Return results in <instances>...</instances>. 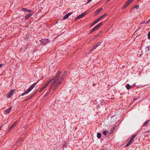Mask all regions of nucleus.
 <instances>
[{"label": "nucleus", "instance_id": "nucleus-1", "mask_svg": "<svg viewBox=\"0 0 150 150\" xmlns=\"http://www.w3.org/2000/svg\"><path fill=\"white\" fill-rule=\"evenodd\" d=\"M36 85V83H34L32 85L30 86L29 88L26 90V91L23 93L21 94V96H23L24 95H25L26 94H27L29 93L30 92V91L32 90V89L35 87Z\"/></svg>", "mask_w": 150, "mask_h": 150}, {"label": "nucleus", "instance_id": "nucleus-2", "mask_svg": "<svg viewBox=\"0 0 150 150\" xmlns=\"http://www.w3.org/2000/svg\"><path fill=\"white\" fill-rule=\"evenodd\" d=\"M36 85V83H34L32 85L30 86L29 88L26 90V91L23 93L21 94V96H23L24 95H25L26 94H27L29 93L30 92V91L32 90V89L35 87Z\"/></svg>", "mask_w": 150, "mask_h": 150}, {"label": "nucleus", "instance_id": "nucleus-3", "mask_svg": "<svg viewBox=\"0 0 150 150\" xmlns=\"http://www.w3.org/2000/svg\"><path fill=\"white\" fill-rule=\"evenodd\" d=\"M39 40L41 42L40 44L43 45H46L50 42V41L48 39H42L41 38H40L39 39Z\"/></svg>", "mask_w": 150, "mask_h": 150}, {"label": "nucleus", "instance_id": "nucleus-4", "mask_svg": "<svg viewBox=\"0 0 150 150\" xmlns=\"http://www.w3.org/2000/svg\"><path fill=\"white\" fill-rule=\"evenodd\" d=\"M103 25V23L102 22H101L99 24H98V25H97L96 26H95L93 28L92 30H91L89 33V34L91 33H92L93 32L95 31L96 30L98 29V28H99L100 27Z\"/></svg>", "mask_w": 150, "mask_h": 150}, {"label": "nucleus", "instance_id": "nucleus-5", "mask_svg": "<svg viewBox=\"0 0 150 150\" xmlns=\"http://www.w3.org/2000/svg\"><path fill=\"white\" fill-rule=\"evenodd\" d=\"M88 13V11H86L85 12H84L82 14L79 15L76 18L74 19L75 21H77L78 19H79L81 18L82 17H83Z\"/></svg>", "mask_w": 150, "mask_h": 150}, {"label": "nucleus", "instance_id": "nucleus-6", "mask_svg": "<svg viewBox=\"0 0 150 150\" xmlns=\"http://www.w3.org/2000/svg\"><path fill=\"white\" fill-rule=\"evenodd\" d=\"M15 92L14 90H11L6 95V96L8 98H10L14 93Z\"/></svg>", "mask_w": 150, "mask_h": 150}, {"label": "nucleus", "instance_id": "nucleus-7", "mask_svg": "<svg viewBox=\"0 0 150 150\" xmlns=\"http://www.w3.org/2000/svg\"><path fill=\"white\" fill-rule=\"evenodd\" d=\"M147 127H145L144 128H142V127L140 129V131L141 132H142L143 133H145L146 132H148L149 130L147 129Z\"/></svg>", "mask_w": 150, "mask_h": 150}, {"label": "nucleus", "instance_id": "nucleus-8", "mask_svg": "<svg viewBox=\"0 0 150 150\" xmlns=\"http://www.w3.org/2000/svg\"><path fill=\"white\" fill-rule=\"evenodd\" d=\"M35 93H33L31 94L30 95L28 96L25 99V101H27L30 99L33 96L35 95Z\"/></svg>", "mask_w": 150, "mask_h": 150}, {"label": "nucleus", "instance_id": "nucleus-9", "mask_svg": "<svg viewBox=\"0 0 150 150\" xmlns=\"http://www.w3.org/2000/svg\"><path fill=\"white\" fill-rule=\"evenodd\" d=\"M61 73V72L60 71H59L58 72V73H57V75L55 77L54 81V82H56L57 80L59 78V76L60 75V74Z\"/></svg>", "mask_w": 150, "mask_h": 150}, {"label": "nucleus", "instance_id": "nucleus-10", "mask_svg": "<svg viewBox=\"0 0 150 150\" xmlns=\"http://www.w3.org/2000/svg\"><path fill=\"white\" fill-rule=\"evenodd\" d=\"M71 14V13H69L65 15L63 18V20H65Z\"/></svg>", "mask_w": 150, "mask_h": 150}, {"label": "nucleus", "instance_id": "nucleus-11", "mask_svg": "<svg viewBox=\"0 0 150 150\" xmlns=\"http://www.w3.org/2000/svg\"><path fill=\"white\" fill-rule=\"evenodd\" d=\"M134 139L132 138L130 139V141L126 145V146H128L130 145L131 144L134 142Z\"/></svg>", "mask_w": 150, "mask_h": 150}, {"label": "nucleus", "instance_id": "nucleus-12", "mask_svg": "<svg viewBox=\"0 0 150 150\" xmlns=\"http://www.w3.org/2000/svg\"><path fill=\"white\" fill-rule=\"evenodd\" d=\"M23 141V138L20 137L18 139V141L16 142V145L17 146L18 144H19L21 142Z\"/></svg>", "mask_w": 150, "mask_h": 150}, {"label": "nucleus", "instance_id": "nucleus-13", "mask_svg": "<svg viewBox=\"0 0 150 150\" xmlns=\"http://www.w3.org/2000/svg\"><path fill=\"white\" fill-rule=\"evenodd\" d=\"M150 121V120H148L146 121L144 123L143 125L142 126V128H144L145 127H147L148 125V123L149 121Z\"/></svg>", "mask_w": 150, "mask_h": 150}, {"label": "nucleus", "instance_id": "nucleus-14", "mask_svg": "<svg viewBox=\"0 0 150 150\" xmlns=\"http://www.w3.org/2000/svg\"><path fill=\"white\" fill-rule=\"evenodd\" d=\"M17 124V121L15 122L10 127V128L9 129V131H11V129L13 128L14 127H15L16 125Z\"/></svg>", "mask_w": 150, "mask_h": 150}, {"label": "nucleus", "instance_id": "nucleus-15", "mask_svg": "<svg viewBox=\"0 0 150 150\" xmlns=\"http://www.w3.org/2000/svg\"><path fill=\"white\" fill-rule=\"evenodd\" d=\"M106 15V14H105L102 16H101L100 17L98 18V19H97L96 20L98 22L102 18H103V17H104V16H105Z\"/></svg>", "mask_w": 150, "mask_h": 150}, {"label": "nucleus", "instance_id": "nucleus-16", "mask_svg": "<svg viewBox=\"0 0 150 150\" xmlns=\"http://www.w3.org/2000/svg\"><path fill=\"white\" fill-rule=\"evenodd\" d=\"M52 79H50L49 80H48L47 81V82L45 84V86H47V85L52 81Z\"/></svg>", "mask_w": 150, "mask_h": 150}, {"label": "nucleus", "instance_id": "nucleus-17", "mask_svg": "<svg viewBox=\"0 0 150 150\" xmlns=\"http://www.w3.org/2000/svg\"><path fill=\"white\" fill-rule=\"evenodd\" d=\"M67 73V71H65L64 73V74H63L62 76V77L61 78V79H62V80H63V79H64L65 76L66 74Z\"/></svg>", "mask_w": 150, "mask_h": 150}, {"label": "nucleus", "instance_id": "nucleus-18", "mask_svg": "<svg viewBox=\"0 0 150 150\" xmlns=\"http://www.w3.org/2000/svg\"><path fill=\"white\" fill-rule=\"evenodd\" d=\"M33 14L32 13L29 14L25 16V19L26 20H28L29 18Z\"/></svg>", "mask_w": 150, "mask_h": 150}, {"label": "nucleus", "instance_id": "nucleus-19", "mask_svg": "<svg viewBox=\"0 0 150 150\" xmlns=\"http://www.w3.org/2000/svg\"><path fill=\"white\" fill-rule=\"evenodd\" d=\"M12 108V107L11 106L9 108L6 109L5 110V112H6V114H8L9 113L10 110H11Z\"/></svg>", "mask_w": 150, "mask_h": 150}, {"label": "nucleus", "instance_id": "nucleus-20", "mask_svg": "<svg viewBox=\"0 0 150 150\" xmlns=\"http://www.w3.org/2000/svg\"><path fill=\"white\" fill-rule=\"evenodd\" d=\"M102 9V8H100V9H97L96 12V15L98 14L100 12Z\"/></svg>", "mask_w": 150, "mask_h": 150}, {"label": "nucleus", "instance_id": "nucleus-21", "mask_svg": "<svg viewBox=\"0 0 150 150\" xmlns=\"http://www.w3.org/2000/svg\"><path fill=\"white\" fill-rule=\"evenodd\" d=\"M46 87V86H45V85H44L42 88H40V89L39 91V92H41L43 90H44Z\"/></svg>", "mask_w": 150, "mask_h": 150}, {"label": "nucleus", "instance_id": "nucleus-22", "mask_svg": "<svg viewBox=\"0 0 150 150\" xmlns=\"http://www.w3.org/2000/svg\"><path fill=\"white\" fill-rule=\"evenodd\" d=\"M126 87L127 89L128 90H129L131 88V86L129 84H127L125 86Z\"/></svg>", "mask_w": 150, "mask_h": 150}, {"label": "nucleus", "instance_id": "nucleus-23", "mask_svg": "<svg viewBox=\"0 0 150 150\" xmlns=\"http://www.w3.org/2000/svg\"><path fill=\"white\" fill-rule=\"evenodd\" d=\"M134 0H128L127 1V3L128 4H130L131 3H132Z\"/></svg>", "mask_w": 150, "mask_h": 150}, {"label": "nucleus", "instance_id": "nucleus-24", "mask_svg": "<svg viewBox=\"0 0 150 150\" xmlns=\"http://www.w3.org/2000/svg\"><path fill=\"white\" fill-rule=\"evenodd\" d=\"M97 137L98 138H100L101 137V134L100 133H98L97 134Z\"/></svg>", "mask_w": 150, "mask_h": 150}, {"label": "nucleus", "instance_id": "nucleus-25", "mask_svg": "<svg viewBox=\"0 0 150 150\" xmlns=\"http://www.w3.org/2000/svg\"><path fill=\"white\" fill-rule=\"evenodd\" d=\"M59 83H57V84L56 85L55 87L54 88L53 90V91H54L57 88V87L59 86Z\"/></svg>", "mask_w": 150, "mask_h": 150}, {"label": "nucleus", "instance_id": "nucleus-26", "mask_svg": "<svg viewBox=\"0 0 150 150\" xmlns=\"http://www.w3.org/2000/svg\"><path fill=\"white\" fill-rule=\"evenodd\" d=\"M129 5V4L126 2V4L123 6V8L124 9L126 8Z\"/></svg>", "mask_w": 150, "mask_h": 150}, {"label": "nucleus", "instance_id": "nucleus-27", "mask_svg": "<svg viewBox=\"0 0 150 150\" xmlns=\"http://www.w3.org/2000/svg\"><path fill=\"white\" fill-rule=\"evenodd\" d=\"M56 82H54V81H53L52 83L51 84V87H50V89L54 85L55 83H56Z\"/></svg>", "mask_w": 150, "mask_h": 150}, {"label": "nucleus", "instance_id": "nucleus-28", "mask_svg": "<svg viewBox=\"0 0 150 150\" xmlns=\"http://www.w3.org/2000/svg\"><path fill=\"white\" fill-rule=\"evenodd\" d=\"M102 42L99 41L96 45L97 47Z\"/></svg>", "mask_w": 150, "mask_h": 150}, {"label": "nucleus", "instance_id": "nucleus-29", "mask_svg": "<svg viewBox=\"0 0 150 150\" xmlns=\"http://www.w3.org/2000/svg\"><path fill=\"white\" fill-rule=\"evenodd\" d=\"M98 22L96 20L95 21L92 23V26L94 25H95Z\"/></svg>", "mask_w": 150, "mask_h": 150}, {"label": "nucleus", "instance_id": "nucleus-30", "mask_svg": "<svg viewBox=\"0 0 150 150\" xmlns=\"http://www.w3.org/2000/svg\"><path fill=\"white\" fill-rule=\"evenodd\" d=\"M97 47L96 46V45H94L93 47H92V50H94L95 49H96V48Z\"/></svg>", "mask_w": 150, "mask_h": 150}, {"label": "nucleus", "instance_id": "nucleus-31", "mask_svg": "<svg viewBox=\"0 0 150 150\" xmlns=\"http://www.w3.org/2000/svg\"><path fill=\"white\" fill-rule=\"evenodd\" d=\"M108 132L107 131H105L103 132V134L104 135H105Z\"/></svg>", "mask_w": 150, "mask_h": 150}, {"label": "nucleus", "instance_id": "nucleus-32", "mask_svg": "<svg viewBox=\"0 0 150 150\" xmlns=\"http://www.w3.org/2000/svg\"><path fill=\"white\" fill-rule=\"evenodd\" d=\"M22 10L23 11H28V9H27V8H23L22 9Z\"/></svg>", "mask_w": 150, "mask_h": 150}, {"label": "nucleus", "instance_id": "nucleus-33", "mask_svg": "<svg viewBox=\"0 0 150 150\" xmlns=\"http://www.w3.org/2000/svg\"><path fill=\"white\" fill-rule=\"evenodd\" d=\"M136 8L137 9L138 8H139V5H136L134 7H133L132 8Z\"/></svg>", "mask_w": 150, "mask_h": 150}, {"label": "nucleus", "instance_id": "nucleus-34", "mask_svg": "<svg viewBox=\"0 0 150 150\" xmlns=\"http://www.w3.org/2000/svg\"><path fill=\"white\" fill-rule=\"evenodd\" d=\"M136 136V134H134L132 136V138L134 139Z\"/></svg>", "mask_w": 150, "mask_h": 150}, {"label": "nucleus", "instance_id": "nucleus-35", "mask_svg": "<svg viewBox=\"0 0 150 150\" xmlns=\"http://www.w3.org/2000/svg\"><path fill=\"white\" fill-rule=\"evenodd\" d=\"M62 79H60L58 82L57 83H59V85L62 82Z\"/></svg>", "mask_w": 150, "mask_h": 150}, {"label": "nucleus", "instance_id": "nucleus-36", "mask_svg": "<svg viewBox=\"0 0 150 150\" xmlns=\"http://www.w3.org/2000/svg\"><path fill=\"white\" fill-rule=\"evenodd\" d=\"M148 38L149 39H150V32H149L148 35Z\"/></svg>", "mask_w": 150, "mask_h": 150}, {"label": "nucleus", "instance_id": "nucleus-37", "mask_svg": "<svg viewBox=\"0 0 150 150\" xmlns=\"http://www.w3.org/2000/svg\"><path fill=\"white\" fill-rule=\"evenodd\" d=\"M146 48L147 49V51H149L150 50V46H149L148 47H147Z\"/></svg>", "mask_w": 150, "mask_h": 150}, {"label": "nucleus", "instance_id": "nucleus-38", "mask_svg": "<svg viewBox=\"0 0 150 150\" xmlns=\"http://www.w3.org/2000/svg\"><path fill=\"white\" fill-rule=\"evenodd\" d=\"M150 23V19L148 21L146 22V24L149 23Z\"/></svg>", "mask_w": 150, "mask_h": 150}, {"label": "nucleus", "instance_id": "nucleus-39", "mask_svg": "<svg viewBox=\"0 0 150 150\" xmlns=\"http://www.w3.org/2000/svg\"><path fill=\"white\" fill-rule=\"evenodd\" d=\"M27 11H28L29 12H30H30H32V11L30 9V10H28Z\"/></svg>", "mask_w": 150, "mask_h": 150}, {"label": "nucleus", "instance_id": "nucleus-40", "mask_svg": "<svg viewBox=\"0 0 150 150\" xmlns=\"http://www.w3.org/2000/svg\"><path fill=\"white\" fill-rule=\"evenodd\" d=\"M91 1H92V0H88V1L87 2V3H90V2H91Z\"/></svg>", "mask_w": 150, "mask_h": 150}, {"label": "nucleus", "instance_id": "nucleus-41", "mask_svg": "<svg viewBox=\"0 0 150 150\" xmlns=\"http://www.w3.org/2000/svg\"><path fill=\"white\" fill-rule=\"evenodd\" d=\"M93 50H92V49H91L89 51V52L90 53H91Z\"/></svg>", "mask_w": 150, "mask_h": 150}, {"label": "nucleus", "instance_id": "nucleus-42", "mask_svg": "<svg viewBox=\"0 0 150 150\" xmlns=\"http://www.w3.org/2000/svg\"><path fill=\"white\" fill-rule=\"evenodd\" d=\"M2 65H4V64H0V67H1Z\"/></svg>", "mask_w": 150, "mask_h": 150}, {"label": "nucleus", "instance_id": "nucleus-43", "mask_svg": "<svg viewBox=\"0 0 150 150\" xmlns=\"http://www.w3.org/2000/svg\"><path fill=\"white\" fill-rule=\"evenodd\" d=\"M43 77L42 76V77H41V79H40V80H41V79H43Z\"/></svg>", "mask_w": 150, "mask_h": 150}, {"label": "nucleus", "instance_id": "nucleus-44", "mask_svg": "<svg viewBox=\"0 0 150 150\" xmlns=\"http://www.w3.org/2000/svg\"><path fill=\"white\" fill-rule=\"evenodd\" d=\"M1 127H2V126H1V127H0V130L1 129Z\"/></svg>", "mask_w": 150, "mask_h": 150}, {"label": "nucleus", "instance_id": "nucleus-45", "mask_svg": "<svg viewBox=\"0 0 150 150\" xmlns=\"http://www.w3.org/2000/svg\"><path fill=\"white\" fill-rule=\"evenodd\" d=\"M110 1V0H108V1Z\"/></svg>", "mask_w": 150, "mask_h": 150}, {"label": "nucleus", "instance_id": "nucleus-46", "mask_svg": "<svg viewBox=\"0 0 150 150\" xmlns=\"http://www.w3.org/2000/svg\"><path fill=\"white\" fill-rule=\"evenodd\" d=\"M103 150H104L103 149Z\"/></svg>", "mask_w": 150, "mask_h": 150}]
</instances>
